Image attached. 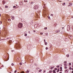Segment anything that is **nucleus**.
I'll return each instance as SVG.
<instances>
[{"instance_id": "1", "label": "nucleus", "mask_w": 73, "mask_h": 73, "mask_svg": "<svg viewBox=\"0 0 73 73\" xmlns=\"http://www.w3.org/2000/svg\"><path fill=\"white\" fill-rule=\"evenodd\" d=\"M19 28H21L23 27V23H19L18 25Z\"/></svg>"}, {"instance_id": "2", "label": "nucleus", "mask_w": 73, "mask_h": 73, "mask_svg": "<svg viewBox=\"0 0 73 73\" xmlns=\"http://www.w3.org/2000/svg\"><path fill=\"white\" fill-rule=\"evenodd\" d=\"M38 8V5H35L34 7V9H37Z\"/></svg>"}, {"instance_id": "3", "label": "nucleus", "mask_w": 73, "mask_h": 73, "mask_svg": "<svg viewBox=\"0 0 73 73\" xmlns=\"http://www.w3.org/2000/svg\"><path fill=\"white\" fill-rule=\"evenodd\" d=\"M68 27L67 28V30L68 31H69V30L70 29V26L69 25H68L67 26Z\"/></svg>"}, {"instance_id": "4", "label": "nucleus", "mask_w": 73, "mask_h": 73, "mask_svg": "<svg viewBox=\"0 0 73 73\" xmlns=\"http://www.w3.org/2000/svg\"><path fill=\"white\" fill-rule=\"evenodd\" d=\"M11 19L12 20H14V19H15V17L13 16H12Z\"/></svg>"}, {"instance_id": "5", "label": "nucleus", "mask_w": 73, "mask_h": 73, "mask_svg": "<svg viewBox=\"0 0 73 73\" xmlns=\"http://www.w3.org/2000/svg\"><path fill=\"white\" fill-rule=\"evenodd\" d=\"M16 46L17 47H19V48H20V46L19 45V44H17V45Z\"/></svg>"}, {"instance_id": "6", "label": "nucleus", "mask_w": 73, "mask_h": 73, "mask_svg": "<svg viewBox=\"0 0 73 73\" xmlns=\"http://www.w3.org/2000/svg\"><path fill=\"white\" fill-rule=\"evenodd\" d=\"M60 31V30H57V31H56V33H58V32H59Z\"/></svg>"}, {"instance_id": "7", "label": "nucleus", "mask_w": 73, "mask_h": 73, "mask_svg": "<svg viewBox=\"0 0 73 73\" xmlns=\"http://www.w3.org/2000/svg\"><path fill=\"white\" fill-rule=\"evenodd\" d=\"M9 44H10L11 45V40H10V41H9Z\"/></svg>"}, {"instance_id": "8", "label": "nucleus", "mask_w": 73, "mask_h": 73, "mask_svg": "<svg viewBox=\"0 0 73 73\" xmlns=\"http://www.w3.org/2000/svg\"><path fill=\"white\" fill-rule=\"evenodd\" d=\"M52 72H53V73H56V71H55V70H53L52 71Z\"/></svg>"}, {"instance_id": "9", "label": "nucleus", "mask_w": 73, "mask_h": 73, "mask_svg": "<svg viewBox=\"0 0 73 73\" xmlns=\"http://www.w3.org/2000/svg\"><path fill=\"white\" fill-rule=\"evenodd\" d=\"M66 57H69V55L67 54L66 55Z\"/></svg>"}, {"instance_id": "10", "label": "nucleus", "mask_w": 73, "mask_h": 73, "mask_svg": "<svg viewBox=\"0 0 73 73\" xmlns=\"http://www.w3.org/2000/svg\"><path fill=\"white\" fill-rule=\"evenodd\" d=\"M52 70H50L49 72V73H52Z\"/></svg>"}, {"instance_id": "11", "label": "nucleus", "mask_w": 73, "mask_h": 73, "mask_svg": "<svg viewBox=\"0 0 73 73\" xmlns=\"http://www.w3.org/2000/svg\"><path fill=\"white\" fill-rule=\"evenodd\" d=\"M24 3H26V2H28V1L24 0Z\"/></svg>"}, {"instance_id": "12", "label": "nucleus", "mask_w": 73, "mask_h": 73, "mask_svg": "<svg viewBox=\"0 0 73 73\" xmlns=\"http://www.w3.org/2000/svg\"><path fill=\"white\" fill-rule=\"evenodd\" d=\"M47 44H48V43H47V42H45V44L46 45H47Z\"/></svg>"}, {"instance_id": "13", "label": "nucleus", "mask_w": 73, "mask_h": 73, "mask_svg": "<svg viewBox=\"0 0 73 73\" xmlns=\"http://www.w3.org/2000/svg\"><path fill=\"white\" fill-rule=\"evenodd\" d=\"M5 2L4 1L3 2V4H5Z\"/></svg>"}, {"instance_id": "14", "label": "nucleus", "mask_w": 73, "mask_h": 73, "mask_svg": "<svg viewBox=\"0 0 73 73\" xmlns=\"http://www.w3.org/2000/svg\"><path fill=\"white\" fill-rule=\"evenodd\" d=\"M65 5V3H63L62 4V5Z\"/></svg>"}, {"instance_id": "15", "label": "nucleus", "mask_w": 73, "mask_h": 73, "mask_svg": "<svg viewBox=\"0 0 73 73\" xmlns=\"http://www.w3.org/2000/svg\"><path fill=\"white\" fill-rule=\"evenodd\" d=\"M60 70H59V68L58 69V70L57 71V72H58Z\"/></svg>"}, {"instance_id": "16", "label": "nucleus", "mask_w": 73, "mask_h": 73, "mask_svg": "<svg viewBox=\"0 0 73 73\" xmlns=\"http://www.w3.org/2000/svg\"><path fill=\"white\" fill-rule=\"evenodd\" d=\"M8 7V6H5V8H7Z\"/></svg>"}, {"instance_id": "17", "label": "nucleus", "mask_w": 73, "mask_h": 73, "mask_svg": "<svg viewBox=\"0 0 73 73\" xmlns=\"http://www.w3.org/2000/svg\"><path fill=\"white\" fill-rule=\"evenodd\" d=\"M64 62V63H65V64H66V63H67V62L66 61H65Z\"/></svg>"}, {"instance_id": "18", "label": "nucleus", "mask_w": 73, "mask_h": 73, "mask_svg": "<svg viewBox=\"0 0 73 73\" xmlns=\"http://www.w3.org/2000/svg\"><path fill=\"white\" fill-rule=\"evenodd\" d=\"M64 66H67V65L66 64H64Z\"/></svg>"}, {"instance_id": "19", "label": "nucleus", "mask_w": 73, "mask_h": 73, "mask_svg": "<svg viewBox=\"0 0 73 73\" xmlns=\"http://www.w3.org/2000/svg\"><path fill=\"white\" fill-rule=\"evenodd\" d=\"M54 69H55V70H57V68H55Z\"/></svg>"}, {"instance_id": "20", "label": "nucleus", "mask_w": 73, "mask_h": 73, "mask_svg": "<svg viewBox=\"0 0 73 73\" xmlns=\"http://www.w3.org/2000/svg\"><path fill=\"white\" fill-rule=\"evenodd\" d=\"M16 8V6H13V8Z\"/></svg>"}, {"instance_id": "21", "label": "nucleus", "mask_w": 73, "mask_h": 73, "mask_svg": "<svg viewBox=\"0 0 73 73\" xmlns=\"http://www.w3.org/2000/svg\"><path fill=\"white\" fill-rule=\"evenodd\" d=\"M44 29L46 30V29H47V27H45L44 28Z\"/></svg>"}, {"instance_id": "22", "label": "nucleus", "mask_w": 73, "mask_h": 73, "mask_svg": "<svg viewBox=\"0 0 73 73\" xmlns=\"http://www.w3.org/2000/svg\"><path fill=\"white\" fill-rule=\"evenodd\" d=\"M68 65H71V63H69Z\"/></svg>"}, {"instance_id": "23", "label": "nucleus", "mask_w": 73, "mask_h": 73, "mask_svg": "<svg viewBox=\"0 0 73 73\" xmlns=\"http://www.w3.org/2000/svg\"><path fill=\"white\" fill-rule=\"evenodd\" d=\"M40 35H43V33H40Z\"/></svg>"}, {"instance_id": "24", "label": "nucleus", "mask_w": 73, "mask_h": 73, "mask_svg": "<svg viewBox=\"0 0 73 73\" xmlns=\"http://www.w3.org/2000/svg\"><path fill=\"white\" fill-rule=\"evenodd\" d=\"M21 73H24V71H22L21 72Z\"/></svg>"}, {"instance_id": "25", "label": "nucleus", "mask_w": 73, "mask_h": 73, "mask_svg": "<svg viewBox=\"0 0 73 73\" xmlns=\"http://www.w3.org/2000/svg\"><path fill=\"white\" fill-rule=\"evenodd\" d=\"M25 36H27V34H25Z\"/></svg>"}, {"instance_id": "26", "label": "nucleus", "mask_w": 73, "mask_h": 73, "mask_svg": "<svg viewBox=\"0 0 73 73\" xmlns=\"http://www.w3.org/2000/svg\"><path fill=\"white\" fill-rule=\"evenodd\" d=\"M69 69L70 70H71V69H72V68H71V67L69 68Z\"/></svg>"}, {"instance_id": "27", "label": "nucleus", "mask_w": 73, "mask_h": 73, "mask_svg": "<svg viewBox=\"0 0 73 73\" xmlns=\"http://www.w3.org/2000/svg\"><path fill=\"white\" fill-rule=\"evenodd\" d=\"M48 48L47 47H46V50H47V49H48Z\"/></svg>"}, {"instance_id": "28", "label": "nucleus", "mask_w": 73, "mask_h": 73, "mask_svg": "<svg viewBox=\"0 0 73 73\" xmlns=\"http://www.w3.org/2000/svg\"><path fill=\"white\" fill-rule=\"evenodd\" d=\"M11 65L12 66H13L14 65V64H13V63H12Z\"/></svg>"}, {"instance_id": "29", "label": "nucleus", "mask_w": 73, "mask_h": 73, "mask_svg": "<svg viewBox=\"0 0 73 73\" xmlns=\"http://www.w3.org/2000/svg\"><path fill=\"white\" fill-rule=\"evenodd\" d=\"M41 71H42V70H39V72H41Z\"/></svg>"}, {"instance_id": "30", "label": "nucleus", "mask_w": 73, "mask_h": 73, "mask_svg": "<svg viewBox=\"0 0 73 73\" xmlns=\"http://www.w3.org/2000/svg\"><path fill=\"white\" fill-rule=\"evenodd\" d=\"M8 21H11V19H9L8 20Z\"/></svg>"}, {"instance_id": "31", "label": "nucleus", "mask_w": 73, "mask_h": 73, "mask_svg": "<svg viewBox=\"0 0 73 73\" xmlns=\"http://www.w3.org/2000/svg\"><path fill=\"white\" fill-rule=\"evenodd\" d=\"M44 42H46L45 41V39H44Z\"/></svg>"}, {"instance_id": "32", "label": "nucleus", "mask_w": 73, "mask_h": 73, "mask_svg": "<svg viewBox=\"0 0 73 73\" xmlns=\"http://www.w3.org/2000/svg\"><path fill=\"white\" fill-rule=\"evenodd\" d=\"M2 24V22L1 21L0 22V24Z\"/></svg>"}, {"instance_id": "33", "label": "nucleus", "mask_w": 73, "mask_h": 73, "mask_svg": "<svg viewBox=\"0 0 73 73\" xmlns=\"http://www.w3.org/2000/svg\"><path fill=\"white\" fill-rule=\"evenodd\" d=\"M57 68H59L60 67V66H56Z\"/></svg>"}, {"instance_id": "34", "label": "nucleus", "mask_w": 73, "mask_h": 73, "mask_svg": "<svg viewBox=\"0 0 73 73\" xmlns=\"http://www.w3.org/2000/svg\"><path fill=\"white\" fill-rule=\"evenodd\" d=\"M26 73H29V71L27 70L26 72Z\"/></svg>"}, {"instance_id": "35", "label": "nucleus", "mask_w": 73, "mask_h": 73, "mask_svg": "<svg viewBox=\"0 0 73 73\" xmlns=\"http://www.w3.org/2000/svg\"><path fill=\"white\" fill-rule=\"evenodd\" d=\"M20 65H22V63H20Z\"/></svg>"}, {"instance_id": "36", "label": "nucleus", "mask_w": 73, "mask_h": 73, "mask_svg": "<svg viewBox=\"0 0 73 73\" xmlns=\"http://www.w3.org/2000/svg\"><path fill=\"white\" fill-rule=\"evenodd\" d=\"M60 69L62 70V67H60Z\"/></svg>"}, {"instance_id": "37", "label": "nucleus", "mask_w": 73, "mask_h": 73, "mask_svg": "<svg viewBox=\"0 0 73 73\" xmlns=\"http://www.w3.org/2000/svg\"><path fill=\"white\" fill-rule=\"evenodd\" d=\"M50 69H51V70H52V69H53V68L51 67L50 68Z\"/></svg>"}, {"instance_id": "38", "label": "nucleus", "mask_w": 73, "mask_h": 73, "mask_svg": "<svg viewBox=\"0 0 73 73\" xmlns=\"http://www.w3.org/2000/svg\"><path fill=\"white\" fill-rule=\"evenodd\" d=\"M14 50H12L11 52H14Z\"/></svg>"}, {"instance_id": "39", "label": "nucleus", "mask_w": 73, "mask_h": 73, "mask_svg": "<svg viewBox=\"0 0 73 73\" xmlns=\"http://www.w3.org/2000/svg\"><path fill=\"white\" fill-rule=\"evenodd\" d=\"M66 68H67V67H65V69H66Z\"/></svg>"}, {"instance_id": "40", "label": "nucleus", "mask_w": 73, "mask_h": 73, "mask_svg": "<svg viewBox=\"0 0 73 73\" xmlns=\"http://www.w3.org/2000/svg\"><path fill=\"white\" fill-rule=\"evenodd\" d=\"M70 5H72V3H70Z\"/></svg>"}, {"instance_id": "41", "label": "nucleus", "mask_w": 73, "mask_h": 73, "mask_svg": "<svg viewBox=\"0 0 73 73\" xmlns=\"http://www.w3.org/2000/svg\"><path fill=\"white\" fill-rule=\"evenodd\" d=\"M50 16H53V15H52V14H51V15H50Z\"/></svg>"}, {"instance_id": "42", "label": "nucleus", "mask_w": 73, "mask_h": 73, "mask_svg": "<svg viewBox=\"0 0 73 73\" xmlns=\"http://www.w3.org/2000/svg\"><path fill=\"white\" fill-rule=\"evenodd\" d=\"M33 32H36V31H35V30H34L33 31Z\"/></svg>"}, {"instance_id": "43", "label": "nucleus", "mask_w": 73, "mask_h": 73, "mask_svg": "<svg viewBox=\"0 0 73 73\" xmlns=\"http://www.w3.org/2000/svg\"><path fill=\"white\" fill-rule=\"evenodd\" d=\"M17 72V70H15V71L14 73H16V72Z\"/></svg>"}, {"instance_id": "44", "label": "nucleus", "mask_w": 73, "mask_h": 73, "mask_svg": "<svg viewBox=\"0 0 73 73\" xmlns=\"http://www.w3.org/2000/svg\"><path fill=\"white\" fill-rule=\"evenodd\" d=\"M62 29H63V30H64V27H63L62 28Z\"/></svg>"}, {"instance_id": "45", "label": "nucleus", "mask_w": 73, "mask_h": 73, "mask_svg": "<svg viewBox=\"0 0 73 73\" xmlns=\"http://www.w3.org/2000/svg\"><path fill=\"white\" fill-rule=\"evenodd\" d=\"M33 2H31V3L30 4H32V3H33Z\"/></svg>"}, {"instance_id": "46", "label": "nucleus", "mask_w": 73, "mask_h": 73, "mask_svg": "<svg viewBox=\"0 0 73 73\" xmlns=\"http://www.w3.org/2000/svg\"><path fill=\"white\" fill-rule=\"evenodd\" d=\"M66 70H65V72L66 73Z\"/></svg>"}, {"instance_id": "47", "label": "nucleus", "mask_w": 73, "mask_h": 73, "mask_svg": "<svg viewBox=\"0 0 73 73\" xmlns=\"http://www.w3.org/2000/svg\"><path fill=\"white\" fill-rule=\"evenodd\" d=\"M1 14H0V17H1Z\"/></svg>"}, {"instance_id": "48", "label": "nucleus", "mask_w": 73, "mask_h": 73, "mask_svg": "<svg viewBox=\"0 0 73 73\" xmlns=\"http://www.w3.org/2000/svg\"><path fill=\"white\" fill-rule=\"evenodd\" d=\"M62 1H59V2H62Z\"/></svg>"}, {"instance_id": "49", "label": "nucleus", "mask_w": 73, "mask_h": 73, "mask_svg": "<svg viewBox=\"0 0 73 73\" xmlns=\"http://www.w3.org/2000/svg\"><path fill=\"white\" fill-rule=\"evenodd\" d=\"M29 33H30V31H29Z\"/></svg>"}, {"instance_id": "50", "label": "nucleus", "mask_w": 73, "mask_h": 73, "mask_svg": "<svg viewBox=\"0 0 73 73\" xmlns=\"http://www.w3.org/2000/svg\"><path fill=\"white\" fill-rule=\"evenodd\" d=\"M60 71L61 72L62 71V69L61 70H60Z\"/></svg>"}, {"instance_id": "51", "label": "nucleus", "mask_w": 73, "mask_h": 73, "mask_svg": "<svg viewBox=\"0 0 73 73\" xmlns=\"http://www.w3.org/2000/svg\"><path fill=\"white\" fill-rule=\"evenodd\" d=\"M69 36H70V37H72V36L71 35H70Z\"/></svg>"}, {"instance_id": "52", "label": "nucleus", "mask_w": 73, "mask_h": 73, "mask_svg": "<svg viewBox=\"0 0 73 73\" xmlns=\"http://www.w3.org/2000/svg\"><path fill=\"white\" fill-rule=\"evenodd\" d=\"M72 18H73V16H72Z\"/></svg>"}, {"instance_id": "53", "label": "nucleus", "mask_w": 73, "mask_h": 73, "mask_svg": "<svg viewBox=\"0 0 73 73\" xmlns=\"http://www.w3.org/2000/svg\"><path fill=\"white\" fill-rule=\"evenodd\" d=\"M72 73H73V71H72Z\"/></svg>"}, {"instance_id": "54", "label": "nucleus", "mask_w": 73, "mask_h": 73, "mask_svg": "<svg viewBox=\"0 0 73 73\" xmlns=\"http://www.w3.org/2000/svg\"><path fill=\"white\" fill-rule=\"evenodd\" d=\"M72 70H73V68H72Z\"/></svg>"}, {"instance_id": "55", "label": "nucleus", "mask_w": 73, "mask_h": 73, "mask_svg": "<svg viewBox=\"0 0 73 73\" xmlns=\"http://www.w3.org/2000/svg\"><path fill=\"white\" fill-rule=\"evenodd\" d=\"M62 73V72H60V73Z\"/></svg>"}, {"instance_id": "56", "label": "nucleus", "mask_w": 73, "mask_h": 73, "mask_svg": "<svg viewBox=\"0 0 73 73\" xmlns=\"http://www.w3.org/2000/svg\"><path fill=\"white\" fill-rule=\"evenodd\" d=\"M25 33H26V32H25Z\"/></svg>"}, {"instance_id": "57", "label": "nucleus", "mask_w": 73, "mask_h": 73, "mask_svg": "<svg viewBox=\"0 0 73 73\" xmlns=\"http://www.w3.org/2000/svg\"><path fill=\"white\" fill-rule=\"evenodd\" d=\"M72 67H73V65H72Z\"/></svg>"}, {"instance_id": "58", "label": "nucleus", "mask_w": 73, "mask_h": 73, "mask_svg": "<svg viewBox=\"0 0 73 73\" xmlns=\"http://www.w3.org/2000/svg\"><path fill=\"white\" fill-rule=\"evenodd\" d=\"M11 73V72H10V73Z\"/></svg>"}, {"instance_id": "59", "label": "nucleus", "mask_w": 73, "mask_h": 73, "mask_svg": "<svg viewBox=\"0 0 73 73\" xmlns=\"http://www.w3.org/2000/svg\"><path fill=\"white\" fill-rule=\"evenodd\" d=\"M16 6H17V5H16Z\"/></svg>"}]
</instances>
